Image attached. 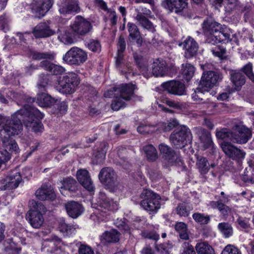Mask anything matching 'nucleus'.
I'll use <instances>...</instances> for the list:
<instances>
[{
  "label": "nucleus",
  "instance_id": "nucleus-48",
  "mask_svg": "<svg viewBox=\"0 0 254 254\" xmlns=\"http://www.w3.org/2000/svg\"><path fill=\"white\" fill-rule=\"evenodd\" d=\"M192 217L195 222L199 223L200 225L207 224L210 220L209 215L199 212L194 213L192 214Z\"/></svg>",
  "mask_w": 254,
  "mask_h": 254
},
{
  "label": "nucleus",
  "instance_id": "nucleus-23",
  "mask_svg": "<svg viewBox=\"0 0 254 254\" xmlns=\"http://www.w3.org/2000/svg\"><path fill=\"white\" fill-rule=\"evenodd\" d=\"M188 0H165L162 3V5L170 11L175 10L178 13L182 11L187 5Z\"/></svg>",
  "mask_w": 254,
  "mask_h": 254
},
{
  "label": "nucleus",
  "instance_id": "nucleus-60",
  "mask_svg": "<svg viewBox=\"0 0 254 254\" xmlns=\"http://www.w3.org/2000/svg\"><path fill=\"white\" fill-rule=\"evenodd\" d=\"M87 47L90 50L97 52L100 51L101 45L98 41L92 40L87 44Z\"/></svg>",
  "mask_w": 254,
  "mask_h": 254
},
{
  "label": "nucleus",
  "instance_id": "nucleus-31",
  "mask_svg": "<svg viewBox=\"0 0 254 254\" xmlns=\"http://www.w3.org/2000/svg\"><path fill=\"white\" fill-rule=\"evenodd\" d=\"M139 25L143 28L154 33L156 31L155 26L152 23L141 13L139 12L135 17Z\"/></svg>",
  "mask_w": 254,
  "mask_h": 254
},
{
  "label": "nucleus",
  "instance_id": "nucleus-57",
  "mask_svg": "<svg viewBox=\"0 0 254 254\" xmlns=\"http://www.w3.org/2000/svg\"><path fill=\"white\" fill-rule=\"evenodd\" d=\"M155 127L152 125H142L137 127V131L142 134L151 133L155 130Z\"/></svg>",
  "mask_w": 254,
  "mask_h": 254
},
{
  "label": "nucleus",
  "instance_id": "nucleus-36",
  "mask_svg": "<svg viewBox=\"0 0 254 254\" xmlns=\"http://www.w3.org/2000/svg\"><path fill=\"white\" fill-rule=\"evenodd\" d=\"M196 158V166L201 174H206L209 170L210 165L207 159L202 156L195 155Z\"/></svg>",
  "mask_w": 254,
  "mask_h": 254
},
{
  "label": "nucleus",
  "instance_id": "nucleus-2",
  "mask_svg": "<svg viewBox=\"0 0 254 254\" xmlns=\"http://www.w3.org/2000/svg\"><path fill=\"white\" fill-rule=\"evenodd\" d=\"M99 179L112 192L122 191L124 187L117 180L115 171L110 167L103 168L100 172Z\"/></svg>",
  "mask_w": 254,
  "mask_h": 254
},
{
  "label": "nucleus",
  "instance_id": "nucleus-52",
  "mask_svg": "<svg viewBox=\"0 0 254 254\" xmlns=\"http://www.w3.org/2000/svg\"><path fill=\"white\" fill-rule=\"evenodd\" d=\"M140 235L144 239H149L154 241H157L159 239V235L154 230H142Z\"/></svg>",
  "mask_w": 254,
  "mask_h": 254
},
{
  "label": "nucleus",
  "instance_id": "nucleus-7",
  "mask_svg": "<svg viewBox=\"0 0 254 254\" xmlns=\"http://www.w3.org/2000/svg\"><path fill=\"white\" fill-rule=\"evenodd\" d=\"M87 59V53L77 47L71 48L63 57V60L70 65H79Z\"/></svg>",
  "mask_w": 254,
  "mask_h": 254
},
{
  "label": "nucleus",
  "instance_id": "nucleus-64",
  "mask_svg": "<svg viewBox=\"0 0 254 254\" xmlns=\"http://www.w3.org/2000/svg\"><path fill=\"white\" fill-rule=\"evenodd\" d=\"M79 254H94V252L89 246L81 245L78 250Z\"/></svg>",
  "mask_w": 254,
  "mask_h": 254
},
{
  "label": "nucleus",
  "instance_id": "nucleus-5",
  "mask_svg": "<svg viewBox=\"0 0 254 254\" xmlns=\"http://www.w3.org/2000/svg\"><path fill=\"white\" fill-rule=\"evenodd\" d=\"M191 137L190 129L185 126H182L171 134L170 139L176 148H182L190 141Z\"/></svg>",
  "mask_w": 254,
  "mask_h": 254
},
{
  "label": "nucleus",
  "instance_id": "nucleus-63",
  "mask_svg": "<svg viewBox=\"0 0 254 254\" xmlns=\"http://www.w3.org/2000/svg\"><path fill=\"white\" fill-rule=\"evenodd\" d=\"M0 28L4 32L9 29L8 20L5 15L0 16Z\"/></svg>",
  "mask_w": 254,
  "mask_h": 254
},
{
  "label": "nucleus",
  "instance_id": "nucleus-55",
  "mask_svg": "<svg viewBox=\"0 0 254 254\" xmlns=\"http://www.w3.org/2000/svg\"><path fill=\"white\" fill-rule=\"evenodd\" d=\"M172 246L170 244H155V249L160 254H169Z\"/></svg>",
  "mask_w": 254,
  "mask_h": 254
},
{
  "label": "nucleus",
  "instance_id": "nucleus-54",
  "mask_svg": "<svg viewBox=\"0 0 254 254\" xmlns=\"http://www.w3.org/2000/svg\"><path fill=\"white\" fill-rule=\"evenodd\" d=\"M115 97L116 99L112 102L111 107L113 110L118 111L122 107L125 106V102L123 101L124 99H122L118 95L113 96L111 97Z\"/></svg>",
  "mask_w": 254,
  "mask_h": 254
},
{
  "label": "nucleus",
  "instance_id": "nucleus-61",
  "mask_svg": "<svg viewBox=\"0 0 254 254\" xmlns=\"http://www.w3.org/2000/svg\"><path fill=\"white\" fill-rule=\"evenodd\" d=\"M211 51L214 56L219 57L221 59L224 58L226 54V50L225 49H221L220 47H217L214 49H212Z\"/></svg>",
  "mask_w": 254,
  "mask_h": 254
},
{
  "label": "nucleus",
  "instance_id": "nucleus-14",
  "mask_svg": "<svg viewBox=\"0 0 254 254\" xmlns=\"http://www.w3.org/2000/svg\"><path fill=\"white\" fill-rule=\"evenodd\" d=\"M96 209L102 212L118 209V204L108 197L105 193L100 191L98 195Z\"/></svg>",
  "mask_w": 254,
  "mask_h": 254
},
{
  "label": "nucleus",
  "instance_id": "nucleus-4",
  "mask_svg": "<svg viewBox=\"0 0 254 254\" xmlns=\"http://www.w3.org/2000/svg\"><path fill=\"white\" fill-rule=\"evenodd\" d=\"M79 83V78L77 74L69 73L59 79L56 89L63 94H71L75 91Z\"/></svg>",
  "mask_w": 254,
  "mask_h": 254
},
{
  "label": "nucleus",
  "instance_id": "nucleus-19",
  "mask_svg": "<svg viewBox=\"0 0 254 254\" xmlns=\"http://www.w3.org/2000/svg\"><path fill=\"white\" fill-rule=\"evenodd\" d=\"M76 178L79 183L88 191L94 192L95 187L88 171L79 169L76 172Z\"/></svg>",
  "mask_w": 254,
  "mask_h": 254
},
{
  "label": "nucleus",
  "instance_id": "nucleus-27",
  "mask_svg": "<svg viewBox=\"0 0 254 254\" xmlns=\"http://www.w3.org/2000/svg\"><path fill=\"white\" fill-rule=\"evenodd\" d=\"M26 219L34 228H39L44 222L43 215L36 211H28L26 215Z\"/></svg>",
  "mask_w": 254,
  "mask_h": 254
},
{
  "label": "nucleus",
  "instance_id": "nucleus-16",
  "mask_svg": "<svg viewBox=\"0 0 254 254\" xmlns=\"http://www.w3.org/2000/svg\"><path fill=\"white\" fill-rule=\"evenodd\" d=\"M221 147L225 154L229 158L234 160L238 161L244 158L246 153L231 143L228 142H224L221 145Z\"/></svg>",
  "mask_w": 254,
  "mask_h": 254
},
{
  "label": "nucleus",
  "instance_id": "nucleus-11",
  "mask_svg": "<svg viewBox=\"0 0 254 254\" xmlns=\"http://www.w3.org/2000/svg\"><path fill=\"white\" fill-rule=\"evenodd\" d=\"M235 131H233L232 142L238 144H245L252 137L251 130L242 124L235 126Z\"/></svg>",
  "mask_w": 254,
  "mask_h": 254
},
{
  "label": "nucleus",
  "instance_id": "nucleus-43",
  "mask_svg": "<svg viewBox=\"0 0 254 254\" xmlns=\"http://www.w3.org/2000/svg\"><path fill=\"white\" fill-rule=\"evenodd\" d=\"M127 151L125 147L121 146L118 148V155L119 160L118 161V163L123 166L125 169H127L129 166V163L127 157Z\"/></svg>",
  "mask_w": 254,
  "mask_h": 254
},
{
  "label": "nucleus",
  "instance_id": "nucleus-34",
  "mask_svg": "<svg viewBox=\"0 0 254 254\" xmlns=\"http://www.w3.org/2000/svg\"><path fill=\"white\" fill-rule=\"evenodd\" d=\"M61 183L62 185L61 189H64L72 192H76L78 190V184L73 178H64L61 181Z\"/></svg>",
  "mask_w": 254,
  "mask_h": 254
},
{
  "label": "nucleus",
  "instance_id": "nucleus-24",
  "mask_svg": "<svg viewBox=\"0 0 254 254\" xmlns=\"http://www.w3.org/2000/svg\"><path fill=\"white\" fill-rule=\"evenodd\" d=\"M36 197L41 200H53L55 198L56 195L51 186L48 184L43 185L41 188L35 192Z\"/></svg>",
  "mask_w": 254,
  "mask_h": 254
},
{
  "label": "nucleus",
  "instance_id": "nucleus-46",
  "mask_svg": "<svg viewBox=\"0 0 254 254\" xmlns=\"http://www.w3.org/2000/svg\"><path fill=\"white\" fill-rule=\"evenodd\" d=\"M216 136L218 139L229 140L232 141L233 131L227 128L216 130Z\"/></svg>",
  "mask_w": 254,
  "mask_h": 254
},
{
  "label": "nucleus",
  "instance_id": "nucleus-28",
  "mask_svg": "<svg viewBox=\"0 0 254 254\" xmlns=\"http://www.w3.org/2000/svg\"><path fill=\"white\" fill-rule=\"evenodd\" d=\"M120 233L116 230L112 229L106 231L100 237L101 243L106 245L108 243H116L120 240Z\"/></svg>",
  "mask_w": 254,
  "mask_h": 254
},
{
  "label": "nucleus",
  "instance_id": "nucleus-12",
  "mask_svg": "<svg viewBox=\"0 0 254 254\" xmlns=\"http://www.w3.org/2000/svg\"><path fill=\"white\" fill-rule=\"evenodd\" d=\"M22 181L20 174L17 172H12L8 176L0 180V190H10L18 187Z\"/></svg>",
  "mask_w": 254,
  "mask_h": 254
},
{
  "label": "nucleus",
  "instance_id": "nucleus-3",
  "mask_svg": "<svg viewBox=\"0 0 254 254\" xmlns=\"http://www.w3.org/2000/svg\"><path fill=\"white\" fill-rule=\"evenodd\" d=\"M141 199L140 206L145 210L156 212L160 208L159 200L161 197L159 195L154 193L148 189L143 190L140 195Z\"/></svg>",
  "mask_w": 254,
  "mask_h": 254
},
{
  "label": "nucleus",
  "instance_id": "nucleus-18",
  "mask_svg": "<svg viewBox=\"0 0 254 254\" xmlns=\"http://www.w3.org/2000/svg\"><path fill=\"white\" fill-rule=\"evenodd\" d=\"M185 50V56L190 59L196 56L198 45L196 42L191 37H188L184 41L179 44Z\"/></svg>",
  "mask_w": 254,
  "mask_h": 254
},
{
  "label": "nucleus",
  "instance_id": "nucleus-47",
  "mask_svg": "<svg viewBox=\"0 0 254 254\" xmlns=\"http://www.w3.org/2000/svg\"><path fill=\"white\" fill-rule=\"evenodd\" d=\"M144 151L147 159L150 162L155 161L158 158L156 148L152 145H148L144 147Z\"/></svg>",
  "mask_w": 254,
  "mask_h": 254
},
{
  "label": "nucleus",
  "instance_id": "nucleus-29",
  "mask_svg": "<svg viewBox=\"0 0 254 254\" xmlns=\"http://www.w3.org/2000/svg\"><path fill=\"white\" fill-rule=\"evenodd\" d=\"M127 28L129 32V37L132 40H136V43L138 46H141L143 39L137 26L134 23L128 22L127 24Z\"/></svg>",
  "mask_w": 254,
  "mask_h": 254
},
{
  "label": "nucleus",
  "instance_id": "nucleus-44",
  "mask_svg": "<svg viewBox=\"0 0 254 254\" xmlns=\"http://www.w3.org/2000/svg\"><path fill=\"white\" fill-rule=\"evenodd\" d=\"M195 249L198 254H215L214 249L207 242L197 244Z\"/></svg>",
  "mask_w": 254,
  "mask_h": 254
},
{
  "label": "nucleus",
  "instance_id": "nucleus-38",
  "mask_svg": "<svg viewBox=\"0 0 254 254\" xmlns=\"http://www.w3.org/2000/svg\"><path fill=\"white\" fill-rule=\"evenodd\" d=\"M30 55L33 60L38 61L42 60H53L55 58V54L52 52H40L33 51L31 52Z\"/></svg>",
  "mask_w": 254,
  "mask_h": 254
},
{
  "label": "nucleus",
  "instance_id": "nucleus-62",
  "mask_svg": "<svg viewBox=\"0 0 254 254\" xmlns=\"http://www.w3.org/2000/svg\"><path fill=\"white\" fill-rule=\"evenodd\" d=\"M183 248V250L182 254H195L193 246L189 243H184Z\"/></svg>",
  "mask_w": 254,
  "mask_h": 254
},
{
  "label": "nucleus",
  "instance_id": "nucleus-10",
  "mask_svg": "<svg viewBox=\"0 0 254 254\" xmlns=\"http://www.w3.org/2000/svg\"><path fill=\"white\" fill-rule=\"evenodd\" d=\"M57 6L60 14L64 16L75 14L80 11L77 0H62L57 4Z\"/></svg>",
  "mask_w": 254,
  "mask_h": 254
},
{
  "label": "nucleus",
  "instance_id": "nucleus-22",
  "mask_svg": "<svg viewBox=\"0 0 254 254\" xmlns=\"http://www.w3.org/2000/svg\"><path fill=\"white\" fill-rule=\"evenodd\" d=\"M64 207L68 215L73 219L78 217L84 211L83 206L74 201L67 202Z\"/></svg>",
  "mask_w": 254,
  "mask_h": 254
},
{
  "label": "nucleus",
  "instance_id": "nucleus-33",
  "mask_svg": "<svg viewBox=\"0 0 254 254\" xmlns=\"http://www.w3.org/2000/svg\"><path fill=\"white\" fill-rule=\"evenodd\" d=\"M4 252L5 254H20L21 249L12 240L9 239L4 241Z\"/></svg>",
  "mask_w": 254,
  "mask_h": 254
},
{
  "label": "nucleus",
  "instance_id": "nucleus-9",
  "mask_svg": "<svg viewBox=\"0 0 254 254\" xmlns=\"http://www.w3.org/2000/svg\"><path fill=\"white\" fill-rule=\"evenodd\" d=\"M222 78V74L219 72L211 70L204 72L200 81V88L203 90H210L221 81Z\"/></svg>",
  "mask_w": 254,
  "mask_h": 254
},
{
  "label": "nucleus",
  "instance_id": "nucleus-35",
  "mask_svg": "<svg viewBox=\"0 0 254 254\" xmlns=\"http://www.w3.org/2000/svg\"><path fill=\"white\" fill-rule=\"evenodd\" d=\"M55 100L45 93L38 94L36 102L41 107H49L54 105Z\"/></svg>",
  "mask_w": 254,
  "mask_h": 254
},
{
  "label": "nucleus",
  "instance_id": "nucleus-41",
  "mask_svg": "<svg viewBox=\"0 0 254 254\" xmlns=\"http://www.w3.org/2000/svg\"><path fill=\"white\" fill-rule=\"evenodd\" d=\"M152 74L154 76H163L165 74V64L164 62L157 61L153 63L152 66Z\"/></svg>",
  "mask_w": 254,
  "mask_h": 254
},
{
  "label": "nucleus",
  "instance_id": "nucleus-49",
  "mask_svg": "<svg viewBox=\"0 0 254 254\" xmlns=\"http://www.w3.org/2000/svg\"><path fill=\"white\" fill-rule=\"evenodd\" d=\"M218 228L225 238H228L233 234V228L228 223H220L218 225Z\"/></svg>",
  "mask_w": 254,
  "mask_h": 254
},
{
  "label": "nucleus",
  "instance_id": "nucleus-1",
  "mask_svg": "<svg viewBox=\"0 0 254 254\" xmlns=\"http://www.w3.org/2000/svg\"><path fill=\"white\" fill-rule=\"evenodd\" d=\"M203 32L206 38L205 43L216 45L222 41L228 40L230 35L221 31V25L210 19H207L202 23Z\"/></svg>",
  "mask_w": 254,
  "mask_h": 254
},
{
  "label": "nucleus",
  "instance_id": "nucleus-13",
  "mask_svg": "<svg viewBox=\"0 0 254 254\" xmlns=\"http://www.w3.org/2000/svg\"><path fill=\"white\" fill-rule=\"evenodd\" d=\"M54 3L53 0H33L31 3L32 12L40 18L50 10Z\"/></svg>",
  "mask_w": 254,
  "mask_h": 254
},
{
  "label": "nucleus",
  "instance_id": "nucleus-50",
  "mask_svg": "<svg viewBox=\"0 0 254 254\" xmlns=\"http://www.w3.org/2000/svg\"><path fill=\"white\" fill-rule=\"evenodd\" d=\"M108 149V144L106 142H103L100 144L97 154L95 156L99 160L98 162L100 163L105 159Z\"/></svg>",
  "mask_w": 254,
  "mask_h": 254
},
{
  "label": "nucleus",
  "instance_id": "nucleus-56",
  "mask_svg": "<svg viewBox=\"0 0 254 254\" xmlns=\"http://www.w3.org/2000/svg\"><path fill=\"white\" fill-rule=\"evenodd\" d=\"M178 125V121L176 119H172L167 123H162L161 126L164 131H169Z\"/></svg>",
  "mask_w": 254,
  "mask_h": 254
},
{
  "label": "nucleus",
  "instance_id": "nucleus-53",
  "mask_svg": "<svg viewBox=\"0 0 254 254\" xmlns=\"http://www.w3.org/2000/svg\"><path fill=\"white\" fill-rule=\"evenodd\" d=\"M209 90H203L200 88V84L196 90L192 94V98L193 101L198 102L200 103L202 101L204 100V92H208Z\"/></svg>",
  "mask_w": 254,
  "mask_h": 254
},
{
  "label": "nucleus",
  "instance_id": "nucleus-25",
  "mask_svg": "<svg viewBox=\"0 0 254 254\" xmlns=\"http://www.w3.org/2000/svg\"><path fill=\"white\" fill-rule=\"evenodd\" d=\"M195 131L201 142L203 144L204 149L210 148L213 145V143L210 132L200 127H195Z\"/></svg>",
  "mask_w": 254,
  "mask_h": 254
},
{
  "label": "nucleus",
  "instance_id": "nucleus-59",
  "mask_svg": "<svg viewBox=\"0 0 254 254\" xmlns=\"http://www.w3.org/2000/svg\"><path fill=\"white\" fill-rule=\"evenodd\" d=\"M221 254H242L241 251L233 245H228L225 247Z\"/></svg>",
  "mask_w": 254,
  "mask_h": 254
},
{
  "label": "nucleus",
  "instance_id": "nucleus-26",
  "mask_svg": "<svg viewBox=\"0 0 254 254\" xmlns=\"http://www.w3.org/2000/svg\"><path fill=\"white\" fill-rule=\"evenodd\" d=\"M134 62L139 68L144 76L147 78L151 76L150 73L148 72V64L147 60L140 54L134 52L133 53Z\"/></svg>",
  "mask_w": 254,
  "mask_h": 254
},
{
  "label": "nucleus",
  "instance_id": "nucleus-15",
  "mask_svg": "<svg viewBox=\"0 0 254 254\" xmlns=\"http://www.w3.org/2000/svg\"><path fill=\"white\" fill-rule=\"evenodd\" d=\"M159 148L163 158L169 164L174 165L181 162L182 159L180 154L173 150L170 146L162 143L159 145Z\"/></svg>",
  "mask_w": 254,
  "mask_h": 254
},
{
  "label": "nucleus",
  "instance_id": "nucleus-40",
  "mask_svg": "<svg viewBox=\"0 0 254 254\" xmlns=\"http://www.w3.org/2000/svg\"><path fill=\"white\" fill-rule=\"evenodd\" d=\"M192 210V206L186 202L179 203L176 208L177 214L181 217H188Z\"/></svg>",
  "mask_w": 254,
  "mask_h": 254
},
{
  "label": "nucleus",
  "instance_id": "nucleus-37",
  "mask_svg": "<svg viewBox=\"0 0 254 254\" xmlns=\"http://www.w3.org/2000/svg\"><path fill=\"white\" fill-rule=\"evenodd\" d=\"M231 79L237 90H240L246 82L245 75L239 72H232Z\"/></svg>",
  "mask_w": 254,
  "mask_h": 254
},
{
  "label": "nucleus",
  "instance_id": "nucleus-6",
  "mask_svg": "<svg viewBox=\"0 0 254 254\" xmlns=\"http://www.w3.org/2000/svg\"><path fill=\"white\" fill-rule=\"evenodd\" d=\"M135 89V85L131 83L123 84L116 87H114L104 93V96L106 98H111L113 95H118L124 100H130L134 97V90Z\"/></svg>",
  "mask_w": 254,
  "mask_h": 254
},
{
  "label": "nucleus",
  "instance_id": "nucleus-32",
  "mask_svg": "<svg viewBox=\"0 0 254 254\" xmlns=\"http://www.w3.org/2000/svg\"><path fill=\"white\" fill-rule=\"evenodd\" d=\"M59 39L64 44H72L78 39L70 28L59 36Z\"/></svg>",
  "mask_w": 254,
  "mask_h": 254
},
{
  "label": "nucleus",
  "instance_id": "nucleus-45",
  "mask_svg": "<svg viewBox=\"0 0 254 254\" xmlns=\"http://www.w3.org/2000/svg\"><path fill=\"white\" fill-rule=\"evenodd\" d=\"M59 229L60 232L66 236L71 234L75 230L73 226L65 223L64 219L63 218L60 219L59 221Z\"/></svg>",
  "mask_w": 254,
  "mask_h": 254
},
{
  "label": "nucleus",
  "instance_id": "nucleus-39",
  "mask_svg": "<svg viewBox=\"0 0 254 254\" xmlns=\"http://www.w3.org/2000/svg\"><path fill=\"white\" fill-rule=\"evenodd\" d=\"M175 230L179 234L181 239L185 240L189 239L187 225L183 222H178L175 225Z\"/></svg>",
  "mask_w": 254,
  "mask_h": 254
},
{
  "label": "nucleus",
  "instance_id": "nucleus-20",
  "mask_svg": "<svg viewBox=\"0 0 254 254\" xmlns=\"http://www.w3.org/2000/svg\"><path fill=\"white\" fill-rule=\"evenodd\" d=\"M126 48V43L124 38L121 36L117 43V54L116 58V66L122 73L124 71L122 69L123 67L125 65V63L124 60V53Z\"/></svg>",
  "mask_w": 254,
  "mask_h": 254
},
{
  "label": "nucleus",
  "instance_id": "nucleus-21",
  "mask_svg": "<svg viewBox=\"0 0 254 254\" xmlns=\"http://www.w3.org/2000/svg\"><path fill=\"white\" fill-rule=\"evenodd\" d=\"M32 33L36 38H46L53 35L55 32L45 22H41L33 29Z\"/></svg>",
  "mask_w": 254,
  "mask_h": 254
},
{
  "label": "nucleus",
  "instance_id": "nucleus-17",
  "mask_svg": "<svg viewBox=\"0 0 254 254\" xmlns=\"http://www.w3.org/2000/svg\"><path fill=\"white\" fill-rule=\"evenodd\" d=\"M161 86L164 90L167 91L170 94L176 95H182L185 93V85L184 83L179 81H168L163 83L161 84Z\"/></svg>",
  "mask_w": 254,
  "mask_h": 254
},
{
  "label": "nucleus",
  "instance_id": "nucleus-51",
  "mask_svg": "<svg viewBox=\"0 0 254 254\" xmlns=\"http://www.w3.org/2000/svg\"><path fill=\"white\" fill-rule=\"evenodd\" d=\"M29 204L31 209L29 211H36L42 215L46 212V209L41 202H36L34 200H32L30 201Z\"/></svg>",
  "mask_w": 254,
  "mask_h": 254
},
{
  "label": "nucleus",
  "instance_id": "nucleus-30",
  "mask_svg": "<svg viewBox=\"0 0 254 254\" xmlns=\"http://www.w3.org/2000/svg\"><path fill=\"white\" fill-rule=\"evenodd\" d=\"M40 66L44 68L52 74H60L64 70L62 66L55 64L47 60L41 62L40 64Z\"/></svg>",
  "mask_w": 254,
  "mask_h": 254
},
{
  "label": "nucleus",
  "instance_id": "nucleus-58",
  "mask_svg": "<svg viewBox=\"0 0 254 254\" xmlns=\"http://www.w3.org/2000/svg\"><path fill=\"white\" fill-rule=\"evenodd\" d=\"M243 72L254 83V74L253 72V65L249 63L243 68Z\"/></svg>",
  "mask_w": 254,
  "mask_h": 254
},
{
  "label": "nucleus",
  "instance_id": "nucleus-42",
  "mask_svg": "<svg viewBox=\"0 0 254 254\" xmlns=\"http://www.w3.org/2000/svg\"><path fill=\"white\" fill-rule=\"evenodd\" d=\"M182 74L183 78L187 81H189L193 77L194 71V67L190 64H183L182 68Z\"/></svg>",
  "mask_w": 254,
  "mask_h": 254
},
{
  "label": "nucleus",
  "instance_id": "nucleus-8",
  "mask_svg": "<svg viewBox=\"0 0 254 254\" xmlns=\"http://www.w3.org/2000/svg\"><path fill=\"white\" fill-rule=\"evenodd\" d=\"M78 38L87 35L92 30V26L90 21L80 15L75 17L74 21L70 25Z\"/></svg>",
  "mask_w": 254,
  "mask_h": 254
}]
</instances>
